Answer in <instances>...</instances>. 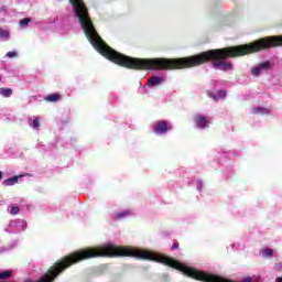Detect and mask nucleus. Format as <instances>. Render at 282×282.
<instances>
[{
	"label": "nucleus",
	"instance_id": "nucleus-4",
	"mask_svg": "<svg viewBox=\"0 0 282 282\" xmlns=\"http://www.w3.org/2000/svg\"><path fill=\"white\" fill-rule=\"evenodd\" d=\"M62 98L63 97L61 96V94H51L44 99L46 100V102H58V100H61Z\"/></svg>",
	"mask_w": 282,
	"mask_h": 282
},
{
	"label": "nucleus",
	"instance_id": "nucleus-6",
	"mask_svg": "<svg viewBox=\"0 0 282 282\" xmlns=\"http://www.w3.org/2000/svg\"><path fill=\"white\" fill-rule=\"evenodd\" d=\"M0 96H3V98H10V96H12V88H0Z\"/></svg>",
	"mask_w": 282,
	"mask_h": 282
},
{
	"label": "nucleus",
	"instance_id": "nucleus-13",
	"mask_svg": "<svg viewBox=\"0 0 282 282\" xmlns=\"http://www.w3.org/2000/svg\"><path fill=\"white\" fill-rule=\"evenodd\" d=\"M272 254H274V251L272 249H263L262 250L263 257H272Z\"/></svg>",
	"mask_w": 282,
	"mask_h": 282
},
{
	"label": "nucleus",
	"instance_id": "nucleus-14",
	"mask_svg": "<svg viewBox=\"0 0 282 282\" xmlns=\"http://www.w3.org/2000/svg\"><path fill=\"white\" fill-rule=\"evenodd\" d=\"M39 127H41V120L39 119V117H36V118H34V120H33L32 128H33V129H39Z\"/></svg>",
	"mask_w": 282,
	"mask_h": 282
},
{
	"label": "nucleus",
	"instance_id": "nucleus-7",
	"mask_svg": "<svg viewBox=\"0 0 282 282\" xmlns=\"http://www.w3.org/2000/svg\"><path fill=\"white\" fill-rule=\"evenodd\" d=\"M12 276V271L6 270L0 272V281H6V279H10Z\"/></svg>",
	"mask_w": 282,
	"mask_h": 282
},
{
	"label": "nucleus",
	"instance_id": "nucleus-21",
	"mask_svg": "<svg viewBox=\"0 0 282 282\" xmlns=\"http://www.w3.org/2000/svg\"><path fill=\"white\" fill-rule=\"evenodd\" d=\"M214 100H217V96H213Z\"/></svg>",
	"mask_w": 282,
	"mask_h": 282
},
{
	"label": "nucleus",
	"instance_id": "nucleus-1",
	"mask_svg": "<svg viewBox=\"0 0 282 282\" xmlns=\"http://www.w3.org/2000/svg\"><path fill=\"white\" fill-rule=\"evenodd\" d=\"M169 131H173V124L166 120L156 121L153 124V132L156 135H164V133H169Z\"/></svg>",
	"mask_w": 282,
	"mask_h": 282
},
{
	"label": "nucleus",
	"instance_id": "nucleus-10",
	"mask_svg": "<svg viewBox=\"0 0 282 282\" xmlns=\"http://www.w3.org/2000/svg\"><path fill=\"white\" fill-rule=\"evenodd\" d=\"M259 67H260V69H271L272 68V63H270V62H262V63H260L259 64Z\"/></svg>",
	"mask_w": 282,
	"mask_h": 282
},
{
	"label": "nucleus",
	"instance_id": "nucleus-16",
	"mask_svg": "<svg viewBox=\"0 0 282 282\" xmlns=\"http://www.w3.org/2000/svg\"><path fill=\"white\" fill-rule=\"evenodd\" d=\"M21 208L19 206L11 207V215H19Z\"/></svg>",
	"mask_w": 282,
	"mask_h": 282
},
{
	"label": "nucleus",
	"instance_id": "nucleus-20",
	"mask_svg": "<svg viewBox=\"0 0 282 282\" xmlns=\"http://www.w3.org/2000/svg\"><path fill=\"white\" fill-rule=\"evenodd\" d=\"M0 180H3V172L0 171Z\"/></svg>",
	"mask_w": 282,
	"mask_h": 282
},
{
	"label": "nucleus",
	"instance_id": "nucleus-3",
	"mask_svg": "<svg viewBox=\"0 0 282 282\" xmlns=\"http://www.w3.org/2000/svg\"><path fill=\"white\" fill-rule=\"evenodd\" d=\"M162 83H164V79L160 76H152L148 79L150 87H156V85H162Z\"/></svg>",
	"mask_w": 282,
	"mask_h": 282
},
{
	"label": "nucleus",
	"instance_id": "nucleus-8",
	"mask_svg": "<svg viewBox=\"0 0 282 282\" xmlns=\"http://www.w3.org/2000/svg\"><path fill=\"white\" fill-rule=\"evenodd\" d=\"M129 215H131V212L129 210L121 212L116 214L115 219H124V217H129Z\"/></svg>",
	"mask_w": 282,
	"mask_h": 282
},
{
	"label": "nucleus",
	"instance_id": "nucleus-15",
	"mask_svg": "<svg viewBox=\"0 0 282 282\" xmlns=\"http://www.w3.org/2000/svg\"><path fill=\"white\" fill-rule=\"evenodd\" d=\"M251 74L252 76H259L261 74V68L260 66L259 67H256V68H252L251 69Z\"/></svg>",
	"mask_w": 282,
	"mask_h": 282
},
{
	"label": "nucleus",
	"instance_id": "nucleus-5",
	"mask_svg": "<svg viewBox=\"0 0 282 282\" xmlns=\"http://www.w3.org/2000/svg\"><path fill=\"white\" fill-rule=\"evenodd\" d=\"M19 182V176H12L3 181L4 186H14Z\"/></svg>",
	"mask_w": 282,
	"mask_h": 282
},
{
	"label": "nucleus",
	"instance_id": "nucleus-12",
	"mask_svg": "<svg viewBox=\"0 0 282 282\" xmlns=\"http://www.w3.org/2000/svg\"><path fill=\"white\" fill-rule=\"evenodd\" d=\"M0 39H10V32L0 29Z\"/></svg>",
	"mask_w": 282,
	"mask_h": 282
},
{
	"label": "nucleus",
	"instance_id": "nucleus-18",
	"mask_svg": "<svg viewBox=\"0 0 282 282\" xmlns=\"http://www.w3.org/2000/svg\"><path fill=\"white\" fill-rule=\"evenodd\" d=\"M218 98H226V90H219Z\"/></svg>",
	"mask_w": 282,
	"mask_h": 282
},
{
	"label": "nucleus",
	"instance_id": "nucleus-17",
	"mask_svg": "<svg viewBox=\"0 0 282 282\" xmlns=\"http://www.w3.org/2000/svg\"><path fill=\"white\" fill-rule=\"evenodd\" d=\"M7 56H8V58H17V56H19V53H17V52H8L7 53Z\"/></svg>",
	"mask_w": 282,
	"mask_h": 282
},
{
	"label": "nucleus",
	"instance_id": "nucleus-11",
	"mask_svg": "<svg viewBox=\"0 0 282 282\" xmlns=\"http://www.w3.org/2000/svg\"><path fill=\"white\" fill-rule=\"evenodd\" d=\"M31 21L32 20L30 18H24V19L20 20V25L22 28H25V25H30Z\"/></svg>",
	"mask_w": 282,
	"mask_h": 282
},
{
	"label": "nucleus",
	"instance_id": "nucleus-19",
	"mask_svg": "<svg viewBox=\"0 0 282 282\" xmlns=\"http://www.w3.org/2000/svg\"><path fill=\"white\" fill-rule=\"evenodd\" d=\"M178 248H180V243L174 242V243L172 245V250H177Z\"/></svg>",
	"mask_w": 282,
	"mask_h": 282
},
{
	"label": "nucleus",
	"instance_id": "nucleus-2",
	"mask_svg": "<svg viewBox=\"0 0 282 282\" xmlns=\"http://www.w3.org/2000/svg\"><path fill=\"white\" fill-rule=\"evenodd\" d=\"M194 124H196L197 129H207L208 118L204 117V115H196L194 117Z\"/></svg>",
	"mask_w": 282,
	"mask_h": 282
},
{
	"label": "nucleus",
	"instance_id": "nucleus-9",
	"mask_svg": "<svg viewBox=\"0 0 282 282\" xmlns=\"http://www.w3.org/2000/svg\"><path fill=\"white\" fill-rule=\"evenodd\" d=\"M253 113H259L260 116H264V113H268V108H263V107L253 108Z\"/></svg>",
	"mask_w": 282,
	"mask_h": 282
}]
</instances>
